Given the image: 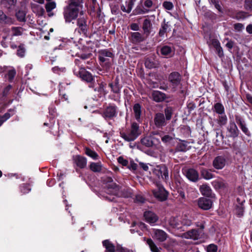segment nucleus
<instances>
[{
	"label": "nucleus",
	"mask_w": 252,
	"mask_h": 252,
	"mask_svg": "<svg viewBox=\"0 0 252 252\" xmlns=\"http://www.w3.org/2000/svg\"><path fill=\"white\" fill-rule=\"evenodd\" d=\"M13 23V19L5 14L2 10L0 9V24L10 25Z\"/></svg>",
	"instance_id": "nucleus-28"
},
{
	"label": "nucleus",
	"mask_w": 252,
	"mask_h": 252,
	"mask_svg": "<svg viewBox=\"0 0 252 252\" xmlns=\"http://www.w3.org/2000/svg\"><path fill=\"white\" fill-rule=\"evenodd\" d=\"M149 12L148 10L144 8L143 6L140 3L138 5L136 8L133 10L132 15H137L146 14Z\"/></svg>",
	"instance_id": "nucleus-34"
},
{
	"label": "nucleus",
	"mask_w": 252,
	"mask_h": 252,
	"mask_svg": "<svg viewBox=\"0 0 252 252\" xmlns=\"http://www.w3.org/2000/svg\"><path fill=\"white\" fill-rule=\"evenodd\" d=\"M12 89V86L11 85H8L3 90L2 92V97H6L10 93V91Z\"/></svg>",
	"instance_id": "nucleus-61"
},
{
	"label": "nucleus",
	"mask_w": 252,
	"mask_h": 252,
	"mask_svg": "<svg viewBox=\"0 0 252 252\" xmlns=\"http://www.w3.org/2000/svg\"><path fill=\"white\" fill-rule=\"evenodd\" d=\"M118 194L119 195H114L124 198H131L133 196V190L129 187H126L122 189L121 190H120V187H119Z\"/></svg>",
	"instance_id": "nucleus-26"
},
{
	"label": "nucleus",
	"mask_w": 252,
	"mask_h": 252,
	"mask_svg": "<svg viewBox=\"0 0 252 252\" xmlns=\"http://www.w3.org/2000/svg\"><path fill=\"white\" fill-rule=\"evenodd\" d=\"M114 56V54L111 48L101 49L98 51L99 64L107 69H109L112 65L109 58H113Z\"/></svg>",
	"instance_id": "nucleus-3"
},
{
	"label": "nucleus",
	"mask_w": 252,
	"mask_h": 252,
	"mask_svg": "<svg viewBox=\"0 0 252 252\" xmlns=\"http://www.w3.org/2000/svg\"><path fill=\"white\" fill-rule=\"evenodd\" d=\"M14 114V110L9 109L8 111L2 116H0L1 119H2L4 122L6 121L9 118H10Z\"/></svg>",
	"instance_id": "nucleus-53"
},
{
	"label": "nucleus",
	"mask_w": 252,
	"mask_h": 252,
	"mask_svg": "<svg viewBox=\"0 0 252 252\" xmlns=\"http://www.w3.org/2000/svg\"><path fill=\"white\" fill-rule=\"evenodd\" d=\"M102 181L103 184L107 185V192L112 195H119V185L113 182L112 177L104 176L102 178Z\"/></svg>",
	"instance_id": "nucleus-10"
},
{
	"label": "nucleus",
	"mask_w": 252,
	"mask_h": 252,
	"mask_svg": "<svg viewBox=\"0 0 252 252\" xmlns=\"http://www.w3.org/2000/svg\"><path fill=\"white\" fill-rule=\"evenodd\" d=\"M157 0H141L140 4H142L144 8H146L147 10H148L149 12L153 11L151 9L152 7L155 6L154 1Z\"/></svg>",
	"instance_id": "nucleus-35"
},
{
	"label": "nucleus",
	"mask_w": 252,
	"mask_h": 252,
	"mask_svg": "<svg viewBox=\"0 0 252 252\" xmlns=\"http://www.w3.org/2000/svg\"><path fill=\"white\" fill-rule=\"evenodd\" d=\"M152 192L154 196L161 202L166 201L169 195L168 191L162 186H158V189L153 190Z\"/></svg>",
	"instance_id": "nucleus-11"
},
{
	"label": "nucleus",
	"mask_w": 252,
	"mask_h": 252,
	"mask_svg": "<svg viewBox=\"0 0 252 252\" xmlns=\"http://www.w3.org/2000/svg\"><path fill=\"white\" fill-rule=\"evenodd\" d=\"M83 0H69L67 4L63 8V14L65 23H73L81 15L84 13L82 10Z\"/></svg>",
	"instance_id": "nucleus-1"
},
{
	"label": "nucleus",
	"mask_w": 252,
	"mask_h": 252,
	"mask_svg": "<svg viewBox=\"0 0 252 252\" xmlns=\"http://www.w3.org/2000/svg\"><path fill=\"white\" fill-rule=\"evenodd\" d=\"M235 121L242 131L247 136L251 135L250 132L247 127L246 123L241 116H235Z\"/></svg>",
	"instance_id": "nucleus-22"
},
{
	"label": "nucleus",
	"mask_w": 252,
	"mask_h": 252,
	"mask_svg": "<svg viewBox=\"0 0 252 252\" xmlns=\"http://www.w3.org/2000/svg\"><path fill=\"white\" fill-rule=\"evenodd\" d=\"M173 108L171 107H166L164 110V117L166 120L169 121L171 119L172 116L173 114Z\"/></svg>",
	"instance_id": "nucleus-47"
},
{
	"label": "nucleus",
	"mask_w": 252,
	"mask_h": 252,
	"mask_svg": "<svg viewBox=\"0 0 252 252\" xmlns=\"http://www.w3.org/2000/svg\"><path fill=\"white\" fill-rule=\"evenodd\" d=\"M213 201L212 198L205 197H200L197 201L198 207L203 210H208L213 206Z\"/></svg>",
	"instance_id": "nucleus-15"
},
{
	"label": "nucleus",
	"mask_w": 252,
	"mask_h": 252,
	"mask_svg": "<svg viewBox=\"0 0 252 252\" xmlns=\"http://www.w3.org/2000/svg\"><path fill=\"white\" fill-rule=\"evenodd\" d=\"M180 131L186 137L190 136L191 132L190 127L188 125H181L180 126Z\"/></svg>",
	"instance_id": "nucleus-45"
},
{
	"label": "nucleus",
	"mask_w": 252,
	"mask_h": 252,
	"mask_svg": "<svg viewBox=\"0 0 252 252\" xmlns=\"http://www.w3.org/2000/svg\"><path fill=\"white\" fill-rule=\"evenodd\" d=\"M152 97L154 101L157 102H160L166 99V95L162 92L154 90L152 93Z\"/></svg>",
	"instance_id": "nucleus-27"
},
{
	"label": "nucleus",
	"mask_w": 252,
	"mask_h": 252,
	"mask_svg": "<svg viewBox=\"0 0 252 252\" xmlns=\"http://www.w3.org/2000/svg\"><path fill=\"white\" fill-rule=\"evenodd\" d=\"M181 141L185 143H180L178 144L176 147V150L178 152H186L187 150V145L186 144L187 142L185 140Z\"/></svg>",
	"instance_id": "nucleus-50"
},
{
	"label": "nucleus",
	"mask_w": 252,
	"mask_h": 252,
	"mask_svg": "<svg viewBox=\"0 0 252 252\" xmlns=\"http://www.w3.org/2000/svg\"><path fill=\"white\" fill-rule=\"evenodd\" d=\"M16 74V72L15 69H10L9 70L7 73L6 74V77H7L9 82H11L13 80L15 75Z\"/></svg>",
	"instance_id": "nucleus-51"
},
{
	"label": "nucleus",
	"mask_w": 252,
	"mask_h": 252,
	"mask_svg": "<svg viewBox=\"0 0 252 252\" xmlns=\"http://www.w3.org/2000/svg\"><path fill=\"white\" fill-rule=\"evenodd\" d=\"M147 244L149 246L150 250L152 252H161L160 250V248H158L157 246L152 239H147Z\"/></svg>",
	"instance_id": "nucleus-46"
},
{
	"label": "nucleus",
	"mask_w": 252,
	"mask_h": 252,
	"mask_svg": "<svg viewBox=\"0 0 252 252\" xmlns=\"http://www.w3.org/2000/svg\"><path fill=\"white\" fill-rule=\"evenodd\" d=\"M213 111L218 114H223L225 113V108L223 104L220 102H217L213 107Z\"/></svg>",
	"instance_id": "nucleus-37"
},
{
	"label": "nucleus",
	"mask_w": 252,
	"mask_h": 252,
	"mask_svg": "<svg viewBox=\"0 0 252 252\" xmlns=\"http://www.w3.org/2000/svg\"><path fill=\"white\" fill-rule=\"evenodd\" d=\"M26 13L24 10L20 9L15 13L17 20L20 22H25Z\"/></svg>",
	"instance_id": "nucleus-44"
},
{
	"label": "nucleus",
	"mask_w": 252,
	"mask_h": 252,
	"mask_svg": "<svg viewBox=\"0 0 252 252\" xmlns=\"http://www.w3.org/2000/svg\"><path fill=\"white\" fill-rule=\"evenodd\" d=\"M182 75L177 71L170 73L168 76V80L173 88H176L181 84Z\"/></svg>",
	"instance_id": "nucleus-13"
},
{
	"label": "nucleus",
	"mask_w": 252,
	"mask_h": 252,
	"mask_svg": "<svg viewBox=\"0 0 252 252\" xmlns=\"http://www.w3.org/2000/svg\"><path fill=\"white\" fill-rule=\"evenodd\" d=\"M20 190L23 193H29L31 190V188L29 184H23L20 186Z\"/></svg>",
	"instance_id": "nucleus-56"
},
{
	"label": "nucleus",
	"mask_w": 252,
	"mask_h": 252,
	"mask_svg": "<svg viewBox=\"0 0 252 252\" xmlns=\"http://www.w3.org/2000/svg\"><path fill=\"white\" fill-rule=\"evenodd\" d=\"M25 53V49L24 47V45L23 44H21L18 48L17 51V55L18 56L22 58L24 57Z\"/></svg>",
	"instance_id": "nucleus-55"
},
{
	"label": "nucleus",
	"mask_w": 252,
	"mask_h": 252,
	"mask_svg": "<svg viewBox=\"0 0 252 252\" xmlns=\"http://www.w3.org/2000/svg\"><path fill=\"white\" fill-rule=\"evenodd\" d=\"M131 40L133 43H140L144 41L143 35L139 32H131Z\"/></svg>",
	"instance_id": "nucleus-31"
},
{
	"label": "nucleus",
	"mask_w": 252,
	"mask_h": 252,
	"mask_svg": "<svg viewBox=\"0 0 252 252\" xmlns=\"http://www.w3.org/2000/svg\"><path fill=\"white\" fill-rule=\"evenodd\" d=\"M87 15H81L76 20L77 28L75 31L79 33L80 35H82L85 37H90L89 35V26L88 25Z\"/></svg>",
	"instance_id": "nucleus-4"
},
{
	"label": "nucleus",
	"mask_w": 252,
	"mask_h": 252,
	"mask_svg": "<svg viewBox=\"0 0 252 252\" xmlns=\"http://www.w3.org/2000/svg\"><path fill=\"white\" fill-rule=\"evenodd\" d=\"M230 154L226 152L221 155H219L215 157L213 160L212 165L213 167L217 169L220 170L223 169L226 164H228L231 161Z\"/></svg>",
	"instance_id": "nucleus-6"
},
{
	"label": "nucleus",
	"mask_w": 252,
	"mask_h": 252,
	"mask_svg": "<svg viewBox=\"0 0 252 252\" xmlns=\"http://www.w3.org/2000/svg\"><path fill=\"white\" fill-rule=\"evenodd\" d=\"M85 153L93 159L96 160L98 158L99 156L97 153L89 147L85 148Z\"/></svg>",
	"instance_id": "nucleus-43"
},
{
	"label": "nucleus",
	"mask_w": 252,
	"mask_h": 252,
	"mask_svg": "<svg viewBox=\"0 0 252 252\" xmlns=\"http://www.w3.org/2000/svg\"><path fill=\"white\" fill-rule=\"evenodd\" d=\"M111 12L114 15L122 14L119 10V6L118 4H110V5Z\"/></svg>",
	"instance_id": "nucleus-54"
},
{
	"label": "nucleus",
	"mask_w": 252,
	"mask_h": 252,
	"mask_svg": "<svg viewBox=\"0 0 252 252\" xmlns=\"http://www.w3.org/2000/svg\"><path fill=\"white\" fill-rule=\"evenodd\" d=\"M154 124L158 128H162L167 124L165 119L164 115L162 113L158 112L155 114L154 118Z\"/></svg>",
	"instance_id": "nucleus-16"
},
{
	"label": "nucleus",
	"mask_w": 252,
	"mask_h": 252,
	"mask_svg": "<svg viewBox=\"0 0 252 252\" xmlns=\"http://www.w3.org/2000/svg\"><path fill=\"white\" fill-rule=\"evenodd\" d=\"M118 107L114 103H109L106 106L102 113V116L105 120H110L118 115Z\"/></svg>",
	"instance_id": "nucleus-9"
},
{
	"label": "nucleus",
	"mask_w": 252,
	"mask_h": 252,
	"mask_svg": "<svg viewBox=\"0 0 252 252\" xmlns=\"http://www.w3.org/2000/svg\"><path fill=\"white\" fill-rule=\"evenodd\" d=\"M133 114L134 117L138 123H142L143 120V111L144 108L142 104L139 103H135L132 107Z\"/></svg>",
	"instance_id": "nucleus-12"
},
{
	"label": "nucleus",
	"mask_w": 252,
	"mask_h": 252,
	"mask_svg": "<svg viewBox=\"0 0 252 252\" xmlns=\"http://www.w3.org/2000/svg\"><path fill=\"white\" fill-rule=\"evenodd\" d=\"M102 245L105 248V252H116V248L109 240H103Z\"/></svg>",
	"instance_id": "nucleus-32"
},
{
	"label": "nucleus",
	"mask_w": 252,
	"mask_h": 252,
	"mask_svg": "<svg viewBox=\"0 0 252 252\" xmlns=\"http://www.w3.org/2000/svg\"><path fill=\"white\" fill-rule=\"evenodd\" d=\"M141 142L142 145L147 147H152L154 145V142L151 137H145L141 139Z\"/></svg>",
	"instance_id": "nucleus-48"
},
{
	"label": "nucleus",
	"mask_w": 252,
	"mask_h": 252,
	"mask_svg": "<svg viewBox=\"0 0 252 252\" xmlns=\"http://www.w3.org/2000/svg\"><path fill=\"white\" fill-rule=\"evenodd\" d=\"M108 87L110 88L111 92L113 94H119L121 93L122 86L120 83V79L118 76L112 79L108 83Z\"/></svg>",
	"instance_id": "nucleus-17"
},
{
	"label": "nucleus",
	"mask_w": 252,
	"mask_h": 252,
	"mask_svg": "<svg viewBox=\"0 0 252 252\" xmlns=\"http://www.w3.org/2000/svg\"><path fill=\"white\" fill-rule=\"evenodd\" d=\"M201 232L199 230L191 229L187 232V235L188 236V238H189L193 240H197L199 238Z\"/></svg>",
	"instance_id": "nucleus-38"
},
{
	"label": "nucleus",
	"mask_w": 252,
	"mask_h": 252,
	"mask_svg": "<svg viewBox=\"0 0 252 252\" xmlns=\"http://www.w3.org/2000/svg\"><path fill=\"white\" fill-rule=\"evenodd\" d=\"M49 113L50 115L49 121L51 124H54L55 122V118L56 116V109L54 104H51L49 107Z\"/></svg>",
	"instance_id": "nucleus-39"
},
{
	"label": "nucleus",
	"mask_w": 252,
	"mask_h": 252,
	"mask_svg": "<svg viewBox=\"0 0 252 252\" xmlns=\"http://www.w3.org/2000/svg\"><path fill=\"white\" fill-rule=\"evenodd\" d=\"M227 130L229 134L228 137L235 138L239 136L240 131L234 121H230L227 127Z\"/></svg>",
	"instance_id": "nucleus-19"
},
{
	"label": "nucleus",
	"mask_w": 252,
	"mask_h": 252,
	"mask_svg": "<svg viewBox=\"0 0 252 252\" xmlns=\"http://www.w3.org/2000/svg\"><path fill=\"white\" fill-rule=\"evenodd\" d=\"M73 72L74 75L80 78L82 81L86 82L88 85L94 79V76L90 72L82 66L74 67Z\"/></svg>",
	"instance_id": "nucleus-5"
},
{
	"label": "nucleus",
	"mask_w": 252,
	"mask_h": 252,
	"mask_svg": "<svg viewBox=\"0 0 252 252\" xmlns=\"http://www.w3.org/2000/svg\"><path fill=\"white\" fill-rule=\"evenodd\" d=\"M207 252H217L218 246L214 244L209 245L206 248Z\"/></svg>",
	"instance_id": "nucleus-64"
},
{
	"label": "nucleus",
	"mask_w": 252,
	"mask_h": 252,
	"mask_svg": "<svg viewBox=\"0 0 252 252\" xmlns=\"http://www.w3.org/2000/svg\"><path fill=\"white\" fill-rule=\"evenodd\" d=\"M154 234L155 238L159 242H163L166 240L167 234L162 230L155 229Z\"/></svg>",
	"instance_id": "nucleus-29"
},
{
	"label": "nucleus",
	"mask_w": 252,
	"mask_h": 252,
	"mask_svg": "<svg viewBox=\"0 0 252 252\" xmlns=\"http://www.w3.org/2000/svg\"><path fill=\"white\" fill-rule=\"evenodd\" d=\"M145 66L148 69L156 68L158 67V63L154 58H148L145 61Z\"/></svg>",
	"instance_id": "nucleus-33"
},
{
	"label": "nucleus",
	"mask_w": 252,
	"mask_h": 252,
	"mask_svg": "<svg viewBox=\"0 0 252 252\" xmlns=\"http://www.w3.org/2000/svg\"><path fill=\"white\" fill-rule=\"evenodd\" d=\"M213 44L217 52V54L220 57L223 56V50L220 46V43L218 40H215L213 42Z\"/></svg>",
	"instance_id": "nucleus-49"
},
{
	"label": "nucleus",
	"mask_w": 252,
	"mask_h": 252,
	"mask_svg": "<svg viewBox=\"0 0 252 252\" xmlns=\"http://www.w3.org/2000/svg\"><path fill=\"white\" fill-rule=\"evenodd\" d=\"M173 139V137L169 135H165L161 137V141L166 145L170 144Z\"/></svg>",
	"instance_id": "nucleus-59"
},
{
	"label": "nucleus",
	"mask_w": 252,
	"mask_h": 252,
	"mask_svg": "<svg viewBox=\"0 0 252 252\" xmlns=\"http://www.w3.org/2000/svg\"><path fill=\"white\" fill-rule=\"evenodd\" d=\"M200 173L201 177L206 180H209L215 177V175L210 172L209 169L204 167L200 168Z\"/></svg>",
	"instance_id": "nucleus-30"
},
{
	"label": "nucleus",
	"mask_w": 252,
	"mask_h": 252,
	"mask_svg": "<svg viewBox=\"0 0 252 252\" xmlns=\"http://www.w3.org/2000/svg\"><path fill=\"white\" fill-rule=\"evenodd\" d=\"M244 8L249 11H252V0H245Z\"/></svg>",
	"instance_id": "nucleus-58"
},
{
	"label": "nucleus",
	"mask_w": 252,
	"mask_h": 252,
	"mask_svg": "<svg viewBox=\"0 0 252 252\" xmlns=\"http://www.w3.org/2000/svg\"><path fill=\"white\" fill-rule=\"evenodd\" d=\"M158 172L160 173L162 179L167 181L169 179L168 169L165 165H162L160 166L158 170Z\"/></svg>",
	"instance_id": "nucleus-36"
},
{
	"label": "nucleus",
	"mask_w": 252,
	"mask_h": 252,
	"mask_svg": "<svg viewBox=\"0 0 252 252\" xmlns=\"http://www.w3.org/2000/svg\"><path fill=\"white\" fill-rule=\"evenodd\" d=\"M17 3V0H0L1 7L9 12H11L14 9Z\"/></svg>",
	"instance_id": "nucleus-21"
},
{
	"label": "nucleus",
	"mask_w": 252,
	"mask_h": 252,
	"mask_svg": "<svg viewBox=\"0 0 252 252\" xmlns=\"http://www.w3.org/2000/svg\"><path fill=\"white\" fill-rule=\"evenodd\" d=\"M244 202H245V201H242L240 205H236L235 207V214L238 218H242L244 216L245 210Z\"/></svg>",
	"instance_id": "nucleus-42"
},
{
	"label": "nucleus",
	"mask_w": 252,
	"mask_h": 252,
	"mask_svg": "<svg viewBox=\"0 0 252 252\" xmlns=\"http://www.w3.org/2000/svg\"><path fill=\"white\" fill-rule=\"evenodd\" d=\"M162 6L168 10H171L174 7L173 3L169 1H164L162 3Z\"/></svg>",
	"instance_id": "nucleus-57"
},
{
	"label": "nucleus",
	"mask_w": 252,
	"mask_h": 252,
	"mask_svg": "<svg viewBox=\"0 0 252 252\" xmlns=\"http://www.w3.org/2000/svg\"><path fill=\"white\" fill-rule=\"evenodd\" d=\"M92 54L91 52L88 53H81V54H77L76 56L79 57L81 59L85 60L88 59H89L92 56Z\"/></svg>",
	"instance_id": "nucleus-62"
},
{
	"label": "nucleus",
	"mask_w": 252,
	"mask_h": 252,
	"mask_svg": "<svg viewBox=\"0 0 252 252\" xmlns=\"http://www.w3.org/2000/svg\"><path fill=\"white\" fill-rule=\"evenodd\" d=\"M160 55L165 58L172 57L175 54V49L173 47L168 45H163L160 48Z\"/></svg>",
	"instance_id": "nucleus-18"
},
{
	"label": "nucleus",
	"mask_w": 252,
	"mask_h": 252,
	"mask_svg": "<svg viewBox=\"0 0 252 252\" xmlns=\"http://www.w3.org/2000/svg\"><path fill=\"white\" fill-rule=\"evenodd\" d=\"M171 25L169 22H166L165 19L161 23V26L158 32V35L159 37H163L164 34L171 31Z\"/></svg>",
	"instance_id": "nucleus-24"
},
{
	"label": "nucleus",
	"mask_w": 252,
	"mask_h": 252,
	"mask_svg": "<svg viewBox=\"0 0 252 252\" xmlns=\"http://www.w3.org/2000/svg\"><path fill=\"white\" fill-rule=\"evenodd\" d=\"M22 29L21 27H13L11 28L12 31L13 32V35L14 36H18L21 35L22 34V32L21 30Z\"/></svg>",
	"instance_id": "nucleus-60"
},
{
	"label": "nucleus",
	"mask_w": 252,
	"mask_h": 252,
	"mask_svg": "<svg viewBox=\"0 0 252 252\" xmlns=\"http://www.w3.org/2000/svg\"><path fill=\"white\" fill-rule=\"evenodd\" d=\"M199 190L204 196L208 198H213L215 197V194L213 193L211 187L207 184H204L199 187Z\"/></svg>",
	"instance_id": "nucleus-20"
},
{
	"label": "nucleus",
	"mask_w": 252,
	"mask_h": 252,
	"mask_svg": "<svg viewBox=\"0 0 252 252\" xmlns=\"http://www.w3.org/2000/svg\"><path fill=\"white\" fill-rule=\"evenodd\" d=\"M74 162L77 167L80 169L85 168L87 163V159L86 158L81 155H76L73 157Z\"/></svg>",
	"instance_id": "nucleus-25"
},
{
	"label": "nucleus",
	"mask_w": 252,
	"mask_h": 252,
	"mask_svg": "<svg viewBox=\"0 0 252 252\" xmlns=\"http://www.w3.org/2000/svg\"><path fill=\"white\" fill-rule=\"evenodd\" d=\"M120 136L126 142H132L136 140L141 134L139 125L136 122H133L131 124L130 128L126 131H121Z\"/></svg>",
	"instance_id": "nucleus-2"
},
{
	"label": "nucleus",
	"mask_w": 252,
	"mask_h": 252,
	"mask_svg": "<svg viewBox=\"0 0 252 252\" xmlns=\"http://www.w3.org/2000/svg\"><path fill=\"white\" fill-rule=\"evenodd\" d=\"M144 217L145 221L151 224L155 223L158 220V217L155 213L150 211L145 212Z\"/></svg>",
	"instance_id": "nucleus-23"
},
{
	"label": "nucleus",
	"mask_w": 252,
	"mask_h": 252,
	"mask_svg": "<svg viewBox=\"0 0 252 252\" xmlns=\"http://www.w3.org/2000/svg\"><path fill=\"white\" fill-rule=\"evenodd\" d=\"M219 116L216 120V121L220 126H223L227 123V117L225 113L223 114H218Z\"/></svg>",
	"instance_id": "nucleus-40"
},
{
	"label": "nucleus",
	"mask_w": 252,
	"mask_h": 252,
	"mask_svg": "<svg viewBox=\"0 0 252 252\" xmlns=\"http://www.w3.org/2000/svg\"><path fill=\"white\" fill-rule=\"evenodd\" d=\"M155 16L147 15L145 16L141 25V28L143 30V34L148 37L153 30V22L155 21Z\"/></svg>",
	"instance_id": "nucleus-8"
},
{
	"label": "nucleus",
	"mask_w": 252,
	"mask_h": 252,
	"mask_svg": "<svg viewBox=\"0 0 252 252\" xmlns=\"http://www.w3.org/2000/svg\"><path fill=\"white\" fill-rule=\"evenodd\" d=\"M89 168L94 172H100L102 170V165L100 162H92L89 165Z\"/></svg>",
	"instance_id": "nucleus-41"
},
{
	"label": "nucleus",
	"mask_w": 252,
	"mask_h": 252,
	"mask_svg": "<svg viewBox=\"0 0 252 252\" xmlns=\"http://www.w3.org/2000/svg\"><path fill=\"white\" fill-rule=\"evenodd\" d=\"M46 11L49 13L56 7V3L55 1L48 2L45 6Z\"/></svg>",
	"instance_id": "nucleus-52"
},
{
	"label": "nucleus",
	"mask_w": 252,
	"mask_h": 252,
	"mask_svg": "<svg viewBox=\"0 0 252 252\" xmlns=\"http://www.w3.org/2000/svg\"><path fill=\"white\" fill-rule=\"evenodd\" d=\"M106 83L102 80L99 79L95 80V78L89 85V88L92 89L94 92L98 93V96L101 97L102 95L105 96L108 94L106 90Z\"/></svg>",
	"instance_id": "nucleus-7"
},
{
	"label": "nucleus",
	"mask_w": 252,
	"mask_h": 252,
	"mask_svg": "<svg viewBox=\"0 0 252 252\" xmlns=\"http://www.w3.org/2000/svg\"><path fill=\"white\" fill-rule=\"evenodd\" d=\"M183 172L187 178L192 182L196 183L199 180V173L194 168L185 169Z\"/></svg>",
	"instance_id": "nucleus-14"
},
{
	"label": "nucleus",
	"mask_w": 252,
	"mask_h": 252,
	"mask_svg": "<svg viewBox=\"0 0 252 252\" xmlns=\"http://www.w3.org/2000/svg\"><path fill=\"white\" fill-rule=\"evenodd\" d=\"M247 13L243 11H238L236 15V19L237 20L244 19L246 18Z\"/></svg>",
	"instance_id": "nucleus-63"
}]
</instances>
